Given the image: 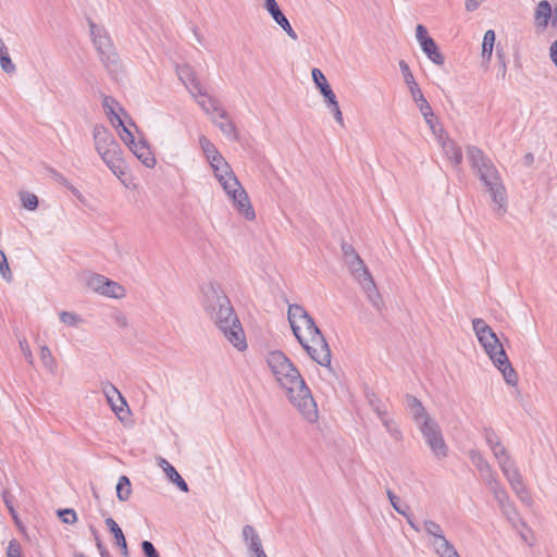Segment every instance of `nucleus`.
Instances as JSON below:
<instances>
[{
	"label": "nucleus",
	"mask_w": 557,
	"mask_h": 557,
	"mask_svg": "<svg viewBox=\"0 0 557 557\" xmlns=\"http://www.w3.org/2000/svg\"><path fill=\"white\" fill-rule=\"evenodd\" d=\"M267 363L277 384L285 391L292 405L309 422L318 421V406L297 368L282 351L269 352Z\"/></svg>",
	"instance_id": "obj_1"
},
{
	"label": "nucleus",
	"mask_w": 557,
	"mask_h": 557,
	"mask_svg": "<svg viewBox=\"0 0 557 557\" xmlns=\"http://www.w3.org/2000/svg\"><path fill=\"white\" fill-rule=\"evenodd\" d=\"M201 305L228 343L239 351L246 350L247 342L242 323L219 284L208 282L202 285Z\"/></svg>",
	"instance_id": "obj_2"
},
{
	"label": "nucleus",
	"mask_w": 557,
	"mask_h": 557,
	"mask_svg": "<svg viewBox=\"0 0 557 557\" xmlns=\"http://www.w3.org/2000/svg\"><path fill=\"white\" fill-rule=\"evenodd\" d=\"M287 318L294 335L312 360L322 367L331 363V350L312 317L300 305H289Z\"/></svg>",
	"instance_id": "obj_3"
},
{
	"label": "nucleus",
	"mask_w": 557,
	"mask_h": 557,
	"mask_svg": "<svg viewBox=\"0 0 557 557\" xmlns=\"http://www.w3.org/2000/svg\"><path fill=\"white\" fill-rule=\"evenodd\" d=\"M467 157L473 170L478 173L480 180L487 188L493 202L497 206V211L506 212L507 195L505 186L502 183L499 173L491 159L478 147L469 146Z\"/></svg>",
	"instance_id": "obj_4"
},
{
	"label": "nucleus",
	"mask_w": 557,
	"mask_h": 557,
	"mask_svg": "<svg viewBox=\"0 0 557 557\" xmlns=\"http://www.w3.org/2000/svg\"><path fill=\"white\" fill-rule=\"evenodd\" d=\"M473 331L485 354L490 357L494 366L503 373L507 384L513 386L518 382V376L512 368L507 354L492 327L483 319L472 320Z\"/></svg>",
	"instance_id": "obj_5"
},
{
	"label": "nucleus",
	"mask_w": 557,
	"mask_h": 557,
	"mask_svg": "<svg viewBox=\"0 0 557 557\" xmlns=\"http://www.w3.org/2000/svg\"><path fill=\"white\" fill-rule=\"evenodd\" d=\"M92 138L96 151L111 172L119 178L125 175V161L114 135L106 126L97 124L92 129Z\"/></svg>",
	"instance_id": "obj_6"
},
{
	"label": "nucleus",
	"mask_w": 557,
	"mask_h": 557,
	"mask_svg": "<svg viewBox=\"0 0 557 557\" xmlns=\"http://www.w3.org/2000/svg\"><path fill=\"white\" fill-rule=\"evenodd\" d=\"M214 177L221 184L223 190L233 202L239 214L248 221L256 218L248 194L235 176L231 165L225 162L213 171Z\"/></svg>",
	"instance_id": "obj_7"
},
{
	"label": "nucleus",
	"mask_w": 557,
	"mask_h": 557,
	"mask_svg": "<svg viewBox=\"0 0 557 557\" xmlns=\"http://www.w3.org/2000/svg\"><path fill=\"white\" fill-rule=\"evenodd\" d=\"M491 450L497 460L504 476L507 479L517 497L527 506H531L532 497L529 494L523 483L522 475L507 448L503 444H499L496 447H493Z\"/></svg>",
	"instance_id": "obj_8"
},
{
	"label": "nucleus",
	"mask_w": 557,
	"mask_h": 557,
	"mask_svg": "<svg viewBox=\"0 0 557 557\" xmlns=\"http://www.w3.org/2000/svg\"><path fill=\"white\" fill-rule=\"evenodd\" d=\"M89 27L94 45L100 54L103 65L114 78H117L123 72V66L110 37L102 27L97 26L91 21H89Z\"/></svg>",
	"instance_id": "obj_9"
},
{
	"label": "nucleus",
	"mask_w": 557,
	"mask_h": 557,
	"mask_svg": "<svg viewBox=\"0 0 557 557\" xmlns=\"http://www.w3.org/2000/svg\"><path fill=\"white\" fill-rule=\"evenodd\" d=\"M351 276L358 282L362 290L366 293L368 300L373 308L381 311L383 308V300L377 290L374 280L364 264L363 260L359 257L345 262Z\"/></svg>",
	"instance_id": "obj_10"
},
{
	"label": "nucleus",
	"mask_w": 557,
	"mask_h": 557,
	"mask_svg": "<svg viewBox=\"0 0 557 557\" xmlns=\"http://www.w3.org/2000/svg\"><path fill=\"white\" fill-rule=\"evenodd\" d=\"M399 69L404 77V82L407 85L412 100L417 103L420 113L422 114L425 123L429 125L433 134H436V116L424 98L419 85L417 84L413 74L409 67V65L404 61H399Z\"/></svg>",
	"instance_id": "obj_11"
},
{
	"label": "nucleus",
	"mask_w": 557,
	"mask_h": 557,
	"mask_svg": "<svg viewBox=\"0 0 557 557\" xmlns=\"http://www.w3.org/2000/svg\"><path fill=\"white\" fill-rule=\"evenodd\" d=\"M426 445L431 449L433 456L437 460H443L448 455V446L445 443L442 434L441 426L433 420L432 422H424V425L419 429Z\"/></svg>",
	"instance_id": "obj_12"
},
{
	"label": "nucleus",
	"mask_w": 557,
	"mask_h": 557,
	"mask_svg": "<svg viewBox=\"0 0 557 557\" xmlns=\"http://www.w3.org/2000/svg\"><path fill=\"white\" fill-rule=\"evenodd\" d=\"M490 491L493 493L494 498L498 503L503 513L512 523V525L517 528L518 523L523 524L513 504L509 499L508 493L502 486L498 480H494L493 478L490 479Z\"/></svg>",
	"instance_id": "obj_13"
},
{
	"label": "nucleus",
	"mask_w": 557,
	"mask_h": 557,
	"mask_svg": "<svg viewBox=\"0 0 557 557\" xmlns=\"http://www.w3.org/2000/svg\"><path fill=\"white\" fill-rule=\"evenodd\" d=\"M443 152L454 166H459L462 162V152L460 147L448 136V134L436 123V134H434Z\"/></svg>",
	"instance_id": "obj_14"
},
{
	"label": "nucleus",
	"mask_w": 557,
	"mask_h": 557,
	"mask_svg": "<svg viewBox=\"0 0 557 557\" xmlns=\"http://www.w3.org/2000/svg\"><path fill=\"white\" fill-rule=\"evenodd\" d=\"M263 8L271 15L273 21L285 32L289 39H292L293 41L298 40L297 33L292 27L288 18L281 10L276 0H264Z\"/></svg>",
	"instance_id": "obj_15"
},
{
	"label": "nucleus",
	"mask_w": 557,
	"mask_h": 557,
	"mask_svg": "<svg viewBox=\"0 0 557 557\" xmlns=\"http://www.w3.org/2000/svg\"><path fill=\"white\" fill-rule=\"evenodd\" d=\"M102 393L106 396L111 409L115 412L120 420H123L122 412L129 413L127 403L121 392L111 383L102 384Z\"/></svg>",
	"instance_id": "obj_16"
},
{
	"label": "nucleus",
	"mask_w": 557,
	"mask_h": 557,
	"mask_svg": "<svg viewBox=\"0 0 557 557\" xmlns=\"http://www.w3.org/2000/svg\"><path fill=\"white\" fill-rule=\"evenodd\" d=\"M176 74L180 81L186 86L191 97L196 100L200 96H207V91L202 88L190 66L177 65Z\"/></svg>",
	"instance_id": "obj_17"
},
{
	"label": "nucleus",
	"mask_w": 557,
	"mask_h": 557,
	"mask_svg": "<svg viewBox=\"0 0 557 557\" xmlns=\"http://www.w3.org/2000/svg\"><path fill=\"white\" fill-rule=\"evenodd\" d=\"M102 107L113 127L120 128V126H123L124 121L122 119V115H125L126 113L124 109L121 107V104L114 98L110 96H103Z\"/></svg>",
	"instance_id": "obj_18"
},
{
	"label": "nucleus",
	"mask_w": 557,
	"mask_h": 557,
	"mask_svg": "<svg viewBox=\"0 0 557 557\" xmlns=\"http://www.w3.org/2000/svg\"><path fill=\"white\" fill-rule=\"evenodd\" d=\"M406 406L409 409L410 414L419 429L422 428V425H424V422L429 423L434 420L433 418L430 417V414L426 412L425 408L417 397L412 395H407Z\"/></svg>",
	"instance_id": "obj_19"
},
{
	"label": "nucleus",
	"mask_w": 557,
	"mask_h": 557,
	"mask_svg": "<svg viewBox=\"0 0 557 557\" xmlns=\"http://www.w3.org/2000/svg\"><path fill=\"white\" fill-rule=\"evenodd\" d=\"M243 537L253 557H267L260 536L252 525L246 524L243 528Z\"/></svg>",
	"instance_id": "obj_20"
},
{
	"label": "nucleus",
	"mask_w": 557,
	"mask_h": 557,
	"mask_svg": "<svg viewBox=\"0 0 557 557\" xmlns=\"http://www.w3.org/2000/svg\"><path fill=\"white\" fill-rule=\"evenodd\" d=\"M206 99H200L199 97L196 99V102L200 106V108L207 113H216L220 119H228L227 111L222 107L221 102L207 94V96H201Z\"/></svg>",
	"instance_id": "obj_21"
},
{
	"label": "nucleus",
	"mask_w": 557,
	"mask_h": 557,
	"mask_svg": "<svg viewBox=\"0 0 557 557\" xmlns=\"http://www.w3.org/2000/svg\"><path fill=\"white\" fill-rule=\"evenodd\" d=\"M470 459L478 470L484 475V481L490 488V479L498 480L488 461L476 450L470 451Z\"/></svg>",
	"instance_id": "obj_22"
},
{
	"label": "nucleus",
	"mask_w": 557,
	"mask_h": 557,
	"mask_svg": "<svg viewBox=\"0 0 557 557\" xmlns=\"http://www.w3.org/2000/svg\"><path fill=\"white\" fill-rule=\"evenodd\" d=\"M129 149L147 168L151 169L156 165V158L145 141H136Z\"/></svg>",
	"instance_id": "obj_23"
},
{
	"label": "nucleus",
	"mask_w": 557,
	"mask_h": 557,
	"mask_svg": "<svg viewBox=\"0 0 557 557\" xmlns=\"http://www.w3.org/2000/svg\"><path fill=\"white\" fill-rule=\"evenodd\" d=\"M382 425L384 426L385 431L388 433L391 438L399 443L403 441V432L397 423V421L389 416L388 412L384 413V416L379 417Z\"/></svg>",
	"instance_id": "obj_24"
},
{
	"label": "nucleus",
	"mask_w": 557,
	"mask_h": 557,
	"mask_svg": "<svg viewBox=\"0 0 557 557\" xmlns=\"http://www.w3.org/2000/svg\"><path fill=\"white\" fill-rule=\"evenodd\" d=\"M554 10L547 0H542L539 2L535 9V21L536 24L545 28L548 25L549 20H553Z\"/></svg>",
	"instance_id": "obj_25"
},
{
	"label": "nucleus",
	"mask_w": 557,
	"mask_h": 557,
	"mask_svg": "<svg viewBox=\"0 0 557 557\" xmlns=\"http://www.w3.org/2000/svg\"><path fill=\"white\" fill-rule=\"evenodd\" d=\"M222 121H218L216 119L212 117L211 121L212 123L219 127V129L230 139V140H233V141H238L239 139V136H238V131H237V127L236 125L234 124V122L231 120V117L228 116V119H221Z\"/></svg>",
	"instance_id": "obj_26"
},
{
	"label": "nucleus",
	"mask_w": 557,
	"mask_h": 557,
	"mask_svg": "<svg viewBox=\"0 0 557 557\" xmlns=\"http://www.w3.org/2000/svg\"><path fill=\"white\" fill-rule=\"evenodd\" d=\"M421 49L433 63L437 65L444 64V55L440 52L433 38L421 42Z\"/></svg>",
	"instance_id": "obj_27"
},
{
	"label": "nucleus",
	"mask_w": 557,
	"mask_h": 557,
	"mask_svg": "<svg viewBox=\"0 0 557 557\" xmlns=\"http://www.w3.org/2000/svg\"><path fill=\"white\" fill-rule=\"evenodd\" d=\"M106 525L110 530V532L114 535L116 545L121 548V552L124 556H127L128 549H127V543L125 540V536L119 527V524L114 521L112 518L106 519Z\"/></svg>",
	"instance_id": "obj_28"
},
{
	"label": "nucleus",
	"mask_w": 557,
	"mask_h": 557,
	"mask_svg": "<svg viewBox=\"0 0 557 557\" xmlns=\"http://www.w3.org/2000/svg\"><path fill=\"white\" fill-rule=\"evenodd\" d=\"M107 281L108 278L106 276L97 273H87L84 275L86 286L100 295L103 294Z\"/></svg>",
	"instance_id": "obj_29"
},
{
	"label": "nucleus",
	"mask_w": 557,
	"mask_h": 557,
	"mask_svg": "<svg viewBox=\"0 0 557 557\" xmlns=\"http://www.w3.org/2000/svg\"><path fill=\"white\" fill-rule=\"evenodd\" d=\"M311 75L323 97L331 98L330 96H333V90L331 89L324 74L319 69H312Z\"/></svg>",
	"instance_id": "obj_30"
},
{
	"label": "nucleus",
	"mask_w": 557,
	"mask_h": 557,
	"mask_svg": "<svg viewBox=\"0 0 557 557\" xmlns=\"http://www.w3.org/2000/svg\"><path fill=\"white\" fill-rule=\"evenodd\" d=\"M39 356L44 368L51 374L57 371V361L52 356L50 348L47 345L40 346Z\"/></svg>",
	"instance_id": "obj_31"
},
{
	"label": "nucleus",
	"mask_w": 557,
	"mask_h": 557,
	"mask_svg": "<svg viewBox=\"0 0 557 557\" xmlns=\"http://www.w3.org/2000/svg\"><path fill=\"white\" fill-rule=\"evenodd\" d=\"M435 552L440 557H460L453 544L445 537L438 543H433Z\"/></svg>",
	"instance_id": "obj_32"
},
{
	"label": "nucleus",
	"mask_w": 557,
	"mask_h": 557,
	"mask_svg": "<svg viewBox=\"0 0 557 557\" xmlns=\"http://www.w3.org/2000/svg\"><path fill=\"white\" fill-rule=\"evenodd\" d=\"M102 296L115 299L123 298L125 296V289L117 282L108 278Z\"/></svg>",
	"instance_id": "obj_33"
},
{
	"label": "nucleus",
	"mask_w": 557,
	"mask_h": 557,
	"mask_svg": "<svg viewBox=\"0 0 557 557\" xmlns=\"http://www.w3.org/2000/svg\"><path fill=\"white\" fill-rule=\"evenodd\" d=\"M495 42V32L488 29L485 32L482 42V58L486 61L491 60L493 47Z\"/></svg>",
	"instance_id": "obj_34"
},
{
	"label": "nucleus",
	"mask_w": 557,
	"mask_h": 557,
	"mask_svg": "<svg viewBox=\"0 0 557 557\" xmlns=\"http://www.w3.org/2000/svg\"><path fill=\"white\" fill-rule=\"evenodd\" d=\"M0 67L7 74H14L16 66L10 58L5 44L0 48Z\"/></svg>",
	"instance_id": "obj_35"
},
{
	"label": "nucleus",
	"mask_w": 557,
	"mask_h": 557,
	"mask_svg": "<svg viewBox=\"0 0 557 557\" xmlns=\"http://www.w3.org/2000/svg\"><path fill=\"white\" fill-rule=\"evenodd\" d=\"M423 528L429 535L433 536L432 544L438 543V542H441L442 539H445V535H444V532H443L441 525L437 522H435L434 520H424Z\"/></svg>",
	"instance_id": "obj_36"
},
{
	"label": "nucleus",
	"mask_w": 557,
	"mask_h": 557,
	"mask_svg": "<svg viewBox=\"0 0 557 557\" xmlns=\"http://www.w3.org/2000/svg\"><path fill=\"white\" fill-rule=\"evenodd\" d=\"M132 493L131 482L126 475H122L116 484V496L121 502H126Z\"/></svg>",
	"instance_id": "obj_37"
},
{
	"label": "nucleus",
	"mask_w": 557,
	"mask_h": 557,
	"mask_svg": "<svg viewBox=\"0 0 557 557\" xmlns=\"http://www.w3.org/2000/svg\"><path fill=\"white\" fill-rule=\"evenodd\" d=\"M367 398L371 409L376 413L377 418L388 412L386 405L374 393H368Z\"/></svg>",
	"instance_id": "obj_38"
},
{
	"label": "nucleus",
	"mask_w": 557,
	"mask_h": 557,
	"mask_svg": "<svg viewBox=\"0 0 557 557\" xmlns=\"http://www.w3.org/2000/svg\"><path fill=\"white\" fill-rule=\"evenodd\" d=\"M168 479L175 484L182 492H188V485L184 481V479L180 475V473L176 471L174 467H169L164 471Z\"/></svg>",
	"instance_id": "obj_39"
},
{
	"label": "nucleus",
	"mask_w": 557,
	"mask_h": 557,
	"mask_svg": "<svg viewBox=\"0 0 557 557\" xmlns=\"http://www.w3.org/2000/svg\"><path fill=\"white\" fill-rule=\"evenodd\" d=\"M331 98H325V101L327 103V107L331 110V113L333 114L334 120L341 125L344 126V119L341 111V108L338 106V102L336 100V96L333 92V96H330Z\"/></svg>",
	"instance_id": "obj_40"
},
{
	"label": "nucleus",
	"mask_w": 557,
	"mask_h": 557,
	"mask_svg": "<svg viewBox=\"0 0 557 557\" xmlns=\"http://www.w3.org/2000/svg\"><path fill=\"white\" fill-rule=\"evenodd\" d=\"M199 146L207 160H209L211 156L219 153L216 147L205 135L199 137Z\"/></svg>",
	"instance_id": "obj_41"
},
{
	"label": "nucleus",
	"mask_w": 557,
	"mask_h": 557,
	"mask_svg": "<svg viewBox=\"0 0 557 557\" xmlns=\"http://www.w3.org/2000/svg\"><path fill=\"white\" fill-rule=\"evenodd\" d=\"M20 199L25 209L34 211L38 207V198L35 194L29 191H21Z\"/></svg>",
	"instance_id": "obj_42"
},
{
	"label": "nucleus",
	"mask_w": 557,
	"mask_h": 557,
	"mask_svg": "<svg viewBox=\"0 0 557 557\" xmlns=\"http://www.w3.org/2000/svg\"><path fill=\"white\" fill-rule=\"evenodd\" d=\"M387 494V497L391 502V505L393 506V508L401 516H407V511L409 509V506L406 505V504H400V500L398 498V496H396L394 494V492H392L391 490H387L386 492Z\"/></svg>",
	"instance_id": "obj_43"
},
{
	"label": "nucleus",
	"mask_w": 557,
	"mask_h": 557,
	"mask_svg": "<svg viewBox=\"0 0 557 557\" xmlns=\"http://www.w3.org/2000/svg\"><path fill=\"white\" fill-rule=\"evenodd\" d=\"M0 273L3 280L7 282H12L13 274L11 272V269L9 267L7 256L3 250L0 249Z\"/></svg>",
	"instance_id": "obj_44"
},
{
	"label": "nucleus",
	"mask_w": 557,
	"mask_h": 557,
	"mask_svg": "<svg viewBox=\"0 0 557 557\" xmlns=\"http://www.w3.org/2000/svg\"><path fill=\"white\" fill-rule=\"evenodd\" d=\"M58 516L62 520V522L66 524H73L77 520V515L75 510L70 508L58 510Z\"/></svg>",
	"instance_id": "obj_45"
},
{
	"label": "nucleus",
	"mask_w": 557,
	"mask_h": 557,
	"mask_svg": "<svg viewBox=\"0 0 557 557\" xmlns=\"http://www.w3.org/2000/svg\"><path fill=\"white\" fill-rule=\"evenodd\" d=\"M60 320L64 324L70 325V326H75V325H77L82 321L79 315H77L74 312H69V311H62L60 313Z\"/></svg>",
	"instance_id": "obj_46"
},
{
	"label": "nucleus",
	"mask_w": 557,
	"mask_h": 557,
	"mask_svg": "<svg viewBox=\"0 0 557 557\" xmlns=\"http://www.w3.org/2000/svg\"><path fill=\"white\" fill-rule=\"evenodd\" d=\"M20 349L29 364H34V356L26 338L18 341Z\"/></svg>",
	"instance_id": "obj_47"
},
{
	"label": "nucleus",
	"mask_w": 557,
	"mask_h": 557,
	"mask_svg": "<svg viewBox=\"0 0 557 557\" xmlns=\"http://www.w3.org/2000/svg\"><path fill=\"white\" fill-rule=\"evenodd\" d=\"M484 437H485V441L491 449L493 447H496L497 445L502 444L500 438L492 429L484 430Z\"/></svg>",
	"instance_id": "obj_48"
},
{
	"label": "nucleus",
	"mask_w": 557,
	"mask_h": 557,
	"mask_svg": "<svg viewBox=\"0 0 557 557\" xmlns=\"http://www.w3.org/2000/svg\"><path fill=\"white\" fill-rule=\"evenodd\" d=\"M7 557H22V548L16 540H12L9 542L7 548Z\"/></svg>",
	"instance_id": "obj_49"
},
{
	"label": "nucleus",
	"mask_w": 557,
	"mask_h": 557,
	"mask_svg": "<svg viewBox=\"0 0 557 557\" xmlns=\"http://www.w3.org/2000/svg\"><path fill=\"white\" fill-rule=\"evenodd\" d=\"M122 131L120 132L121 139L131 148V145L136 143L134 135L129 131L128 126L123 123V126H120Z\"/></svg>",
	"instance_id": "obj_50"
},
{
	"label": "nucleus",
	"mask_w": 557,
	"mask_h": 557,
	"mask_svg": "<svg viewBox=\"0 0 557 557\" xmlns=\"http://www.w3.org/2000/svg\"><path fill=\"white\" fill-rule=\"evenodd\" d=\"M342 251L344 255V261L351 260L354 258L359 257L358 252L355 250V248L349 244H343L342 245Z\"/></svg>",
	"instance_id": "obj_51"
},
{
	"label": "nucleus",
	"mask_w": 557,
	"mask_h": 557,
	"mask_svg": "<svg viewBox=\"0 0 557 557\" xmlns=\"http://www.w3.org/2000/svg\"><path fill=\"white\" fill-rule=\"evenodd\" d=\"M141 549L147 557H160L153 544L149 541H144L141 543Z\"/></svg>",
	"instance_id": "obj_52"
},
{
	"label": "nucleus",
	"mask_w": 557,
	"mask_h": 557,
	"mask_svg": "<svg viewBox=\"0 0 557 557\" xmlns=\"http://www.w3.org/2000/svg\"><path fill=\"white\" fill-rule=\"evenodd\" d=\"M416 37L420 45L424 40L432 39L430 36H428V29L421 24H419L416 28Z\"/></svg>",
	"instance_id": "obj_53"
},
{
	"label": "nucleus",
	"mask_w": 557,
	"mask_h": 557,
	"mask_svg": "<svg viewBox=\"0 0 557 557\" xmlns=\"http://www.w3.org/2000/svg\"><path fill=\"white\" fill-rule=\"evenodd\" d=\"M212 171L216 169V166L222 165L223 163L227 162L224 157L219 152L215 156H211V158L208 160Z\"/></svg>",
	"instance_id": "obj_54"
},
{
	"label": "nucleus",
	"mask_w": 557,
	"mask_h": 557,
	"mask_svg": "<svg viewBox=\"0 0 557 557\" xmlns=\"http://www.w3.org/2000/svg\"><path fill=\"white\" fill-rule=\"evenodd\" d=\"M114 323L120 327H126L127 326V319L122 313H115L113 315Z\"/></svg>",
	"instance_id": "obj_55"
},
{
	"label": "nucleus",
	"mask_w": 557,
	"mask_h": 557,
	"mask_svg": "<svg viewBox=\"0 0 557 557\" xmlns=\"http://www.w3.org/2000/svg\"><path fill=\"white\" fill-rule=\"evenodd\" d=\"M482 3V0H466V10L472 12L476 10Z\"/></svg>",
	"instance_id": "obj_56"
},
{
	"label": "nucleus",
	"mask_w": 557,
	"mask_h": 557,
	"mask_svg": "<svg viewBox=\"0 0 557 557\" xmlns=\"http://www.w3.org/2000/svg\"><path fill=\"white\" fill-rule=\"evenodd\" d=\"M52 176L58 183L64 185L65 187L70 184L67 178H65L61 173L57 171H52Z\"/></svg>",
	"instance_id": "obj_57"
},
{
	"label": "nucleus",
	"mask_w": 557,
	"mask_h": 557,
	"mask_svg": "<svg viewBox=\"0 0 557 557\" xmlns=\"http://www.w3.org/2000/svg\"><path fill=\"white\" fill-rule=\"evenodd\" d=\"M96 545H97V548H98L101 557H110V554L108 553V550L106 549V547L103 546V544L101 543V541L98 539L97 535H96Z\"/></svg>",
	"instance_id": "obj_58"
},
{
	"label": "nucleus",
	"mask_w": 557,
	"mask_h": 557,
	"mask_svg": "<svg viewBox=\"0 0 557 557\" xmlns=\"http://www.w3.org/2000/svg\"><path fill=\"white\" fill-rule=\"evenodd\" d=\"M408 522V524L417 532L420 531V527L414 522L413 518L407 512V516H404Z\"/></svg>",
	"instance_id": "obj_59"
},
{
	"label": "nucleus",
	"mask_w": 557,
	"mask_h": 557,
	"mask_svg": "<svg viewBox=\"0 0 557 557\" xmlns=\"http://www.w3.org/2000/svg\"><path fill=\"white\" fill-rule=\"evenodd\" d=\"M550 57H552L553 62L557 66V40L550 47Z\"/></svg>",
	"instance_id": "obj_60"
},
{
	"label": "nucleus",
	"mask_w": 557,
	"mask_h": 557,
	"mask_svg": "<svg viewBox=\"0 0 557 557\" xmlns=\"http://www.w3.org/2000/svg\"><path fill=\"white\" fill-rule=\"evenodd\" d=\"M158 465L162 468L163 471H165V469L169 467H173L166 459L162 457L158 458Z\"/></svg>",
	"instance_id": "obj_61"
},
{
	"label": "nucleus",
	"mask_w": 557,
	"mask_h": 557,
	"mask_svg": "<svg viewBox=\"0 0 557 557\" xmlns=\"http://www.w3.org/2000/svg\"><path fill=\"white\" fill-rule=\"evenodd\" d=\"M66 187L69 188V190H70V191H71L75 197H77L78 199H81V198H82V194H81V191H79L76 187H74L71 183H70Z\"/></svg>",
	"instance_id": "obj_62"
},
{
	"label": "nucleus",
	"mask_w": 557,
	"mask_h": 557,
	"mask_svg": "<svg viewBox=\"0 0 557 557\" xmlns=\"http://www.w3.org/2000/svg\"><path fill=\"white\" fill-rule=\"evenodd\" d=\"M552 25H553L554 27H557V5L554 8V14H553Z\"/></svg>",
	"instance_id": "obj_63"
},
{
	"label": "nucleus",
	"mask_w": 557,
	"mask_h": 557,
	"mask_svg": "<svg viewBox=\"0 0 557 557\" xmlns=\"http://www.w3.org/2000/svg\"><path fill=\"white\" fill-rule=\"evenodd\" d=\"M75 557H86L83 553L75 554Z\"/></svg>",
	"instance_id": "obj_64"
}]
</instances>
